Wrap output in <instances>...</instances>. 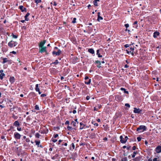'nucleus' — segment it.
Returning a JSON list of instances; mask_svg holds the SVG:
<instances>
[{"label":"nucleus","mask_w":161,"mask_h":161,"mask_svg":"<svg viewBox=\"0 0 161 161\" xmlns=\"http://www.w3.org/2000/svg\"><path fill=\"white\" fill-rule=\"evenodd\" d=\"M147 128L146 127L143 125H141L137 128L136 131H138L139 133L142 132H144V131L146 130Z\"/></svg>","instance_id":"obj_1"},{"label":"nucleus","mask_w":161,"mask_h":161,"mask_svg":"<svg viewBox=\"0 0 161 161\" xmlns=\"http://www.w3.org/2000/svg\"><path fill=\"white\" fill-rule=\"evenodd\" d=\"M124 136V139H125V140H123V137L122 136H120L119 137V138L120 139V142L122 143H125L128 139V137L127 136Z\"/></svg>","instance_id":"obj_2"},{"label":"nucleus","mask_w":161,"mask_h":161,"mask_svg":"<svg viewBox=\"0 0 161 161\" xmlns=\"http://www.w3.org/2000/svg\"><path fill=\"white\" fill-rule=\"evenodd\" d=\"M134 110L133 112L135 113L136 114H142V111L139 108H134Z\"/></svg>","instance_id":"obj_3"},{"label":"nucleus","mask_w":161,"mask_h":161,"mask_svg":"<svg viewBox=\"0 0 161 161\" xmlns=\"http://www.w3.org/2000/svg\"><path fill=\"white\" fill-rule=\"evenodd\" d=\"M62 53V51L59 49H58V52H56L55 51H53L52 52V54L53 55H55L56 56L59 55Z\"/></svg>","instance_id":"obj_4"},{"label":"nucleus","mask_w":161,"mask_h":161,"mask_svg":"<svg viewBox=\"0 0 161 161\" xmlns=\"http://www.w3.org/2000/svg\"><path fill=\"white\" fill-rule=\"evenodd\" d=\"M14 137L16 139H19L20 138L21 135L17 132H15L14 134Z\"/></svg>","instance_id":"obj_5"},{"label":"nucleus","mask_w":161,"mask_h":161,"mask_svg":"<svg viewBox=\"0 0 161 161\" xmlns=\"http://www.w3.org/2000/svg\"><path fill=\"white\" fill-rule=\"evenodd\" d=\"M80 130H82L83 129H85L86 128L89 127V126L86 125L84 124H83L82 122H80Z\"/></svg>","instance_id":"obj_6"},{"label":"nucleus","mask_w":161,"mask_h":161,"mask_svg":"<svg viewBox=\"0 0 161 161\" xmlns=\"http://www.w3.org/2000/svg\"><path fill=\"white\" fill-rule=\"evenodd\" d=\"M46 48L47 47H41L39 49V52L41 53L46 52L47 53Z\"/></svg>","instance_id":"obj_7"},{"label":"nucleus","mask_w":161,"mask_h":161,"mask_svg":"<svg viewBox=\"0 0 161 161\" xmlns=\"http://www.w3.org/2000/svg\"><path fill=\"white\" fill-rule=\"evenodd\" d=\"M134 47H131L130 48H128L126 50L127 52V53L128 54H129L130 52H131V51H134Z\"/></svg>","instance_id":"obj_8"},{"label":"nucleus","mask_w":161,"mask_h":161,"mask_svg":"<svg viewBox=\"0 0 161 161\" xmlns=\"http://www.w3.org/2000/svg\"><path fill=\"white\" fill-rule=\"evenodd\" d=\"M40 131V132L41 134H47L48 133V129H43V130H40V131Z\"/></svg>","instance_id":"obj_9"},{"label":"nucleus","mask_w":161,"mask_h":161,"mask_svg":"<svg viewBox=\"0 0 161 161\" xmlns=\"http://www.w3.org/2000/svg\"><path fill=\"white\" fill-rule=\"evenodd\" d=\"M19 9L21 10V12H26V8L24 7L22 5H20L19 6Z\"/></svg>","instance_id":"obj_10"},{"label":"nucleus","mask_w":161,"mask_h":161,"mask_svg":"<svg viewBox=\"0 0 161 161\" xmlns=\"http://www.w3.org/2000/svg\"><path fill=\"white\" fill-rule=\"evenodd\" d=\"M155 151L158 153L161 152V146H157L155 148Z\"/></svg>","instance_id":"obj_11"},{"label":"nucleus","mask_w":161,"mask_h":161,"mask_svg":"<svg viewBox=\"0 0 161 161\" xmlns=\"http://www.w3.org/2000/svg\"><path fill=\"white\" fill-rule=\"evenodd\" d=\"M115 99L117 101H121L122 100V97L121 96L118 95H116L115 96Z\"/></svg>","instance_id":"obj_12"},{"label":"nucleus","mask_w":161,"mask_h":161,"mask_svg":"<svg viewBox=\"0 0 161 161\" xmlns=\"http://www.w3.org/2000/svg\"><path fill=\"white\" fill-rule=\"evenodd\" d=\"M46 41L45 40H44L43 41H42L39 44V48H41V47H43V46L46 43Z\"/></svg>","instance_id":"obj_13"},{"label":"nucleus","mask_w":161,"mask_h":161,"mask_svg":"<svg viewBox=\"0 0 161 161\" xmlns=\"http://www.w3.org/2000/svg\"><path fill=\"white\" fill-rule=\"evenodd\" d=\"M35 142L36 145L37 146V147H40L41 148H43V147L41 145H40V141L39 140L38 141H35Z\"/></svg>","instance_id":"obj_14"},{"label":"nucleus","mask_w":161,"mask_h":161,"mask_svg":"<svg viewBox=\"0 0 161 161\" xmlns=\"http://www.w3.org/2000/svg\"><path fill=\"white\" fill-rule=\"evenodd\" d=\"M100 12H98L97 13V20L98 21H100V20L103 19V18L100 16Z\"/></svg>","instance_id":"obj_15"},{"label":"nucleus","mask_w":161,"mask_h":161,"mask_svg":"<svg viewBox=\"0 0 161 161\" xmlns=\"http://www.w3.org/2000/svg\"><path fill=\"white\" fill-rule=\"evenodd\" d=\"M3 70H0V73H1V74L0 75V79L1 80L3 79V76L5 75L3 73Z\"/></svg>","instance_id":"obj_16"},{"label":"nucleus","mask_w":161,"mask_h":161,"mask_svg":"<svg viewBox=\"0 0 161 161\" xmlns=\"http://www.w3.org/2000/svg\"><path fill=\"white\" fill-rule=\"evenodd\" d=\"M13 125L15 127H18L19 126V124L18 120L15 121L13 123Z\"/></svg>","instance_id":"obj_17"},{"label":"nucleus","mask_w":161,"mask_h":161,"mask_svg":"<svg viewBox=\"0 0 161 161\" xmlns=\"http://www.w3.org/2000/svg\"><path fill=\"white\" fill-rule=\"evenodd\" d=\"M159 35H160V33L159 32H158L157 31H155L153 33V37L154 38H156L157 37V36H159Z\"/></svg>","instance_id":"obj_18"},{"label":"nucleus","mask_w":161,"mask_h":161,"mask_svg":"<svg viewBox=\"0 0 161 161\" xmlns=\"http://www.w3.org/2000/svg\"><path fill=\"white\" fill-rule=\"evenodd\" d=\"M88 52L91 54H94L95 52L92 48H89L88 49Z\"/></svg>","instance_id":"obj_19"},{"label":"nucleus","mask_w":161,"mask_h":161,"mask_svg":"<svg viewBox=\"0 0 161 161\" xmlns=\"http://www.w3.org/2000/svg\"><path fill=\"white\" fill-rule=\"evenodd\" d=\"M30 15L29 13H27L25 15V18L26 21H28L29 20V19L28 18V17Z\"/></svg>","instance_id":"obj_20"},{"label":"nucleus","mask_w":161,"mask_h":161,"mask_svg":"<svg viewBox=\"0 0 161 161\" xmlns=\"http://www.w3.org/2000/svg\"><path fill=\"white\" fill-rule=\"evenodd\" d=\"M16 45V42L11 41V47H15Z\"/></svg>","instance_id":"obj_21"},{"label":"nucleus","mask_w":161,"mask_h":161,"mask_svg":"<svg viewBox=\"0 0 161 161\" xmlns=\"http://www.w3.org/2000/svg\"><path fill=\"white\" fill-rule=\"evenodd\" d=\"M95 63H96L97 64H98V65H97V67L100 68L101 67V62L100 61H99V60H96L95 61Z\"/></svg>","instance_id":"obj_22"},{"label":"nucleus","mask_w":161,"mask_h":161,"mask_svg":"<svg viewBox=\"0 0 161 161\" xmlns=\"http://www.w3.org/2000/svg\"><path fill=\"white\" fill-rule=\"evenodd\" d=\"M99 50L98 49L97 51V55H98V57L99 58H102V55H101L99 53Z\"/></svg>","instance_id":"obj_23"},{"label":"nucleus","mask_w":161,"mask_h":161,"mask_svg":"<svg viewBox=\"0 0 161 161\" xmlns=\"http://www.w3.org/2000/svg\"><path fill=\"white\" fill-rule=\"evenodd\" d=\"M91 82V79H90L88 80H85V83L87 85L89 84Z\"/></svg>","instance_id":"obj_24"},{"label":"nucleus","mask_w":161,"mask_h":161,"mask_svg":"<svg viewBox=\"0 0 161 161\" xmlns=\"http://www.w3.org/2000/svg\"><path fill=\"white\" fill-rule=\"evenodd\" d=\"M120 90L122 91H123L125 93H126L127 94H128L129 93V92L128 91H126L125 89V88L121 87L120 88Z\"/></svg>","instance_id":"obj_25"},{"label":"nucleus","mask_w":161,"mask_h":161,"mask_svg":"<svg viewBox=\"0 0 161 161\" xmlns=\"http://www.w3.org/2000/svg\"><path fill=\"white\" fill-rule=\"evenodd\" d=\"M12 118L14 119L15 120L18 119V116L17 115H16L13 114H12Z\"/></svg>","instance_id":"obj_26"},{"label":"nucleus","mask_w":161,"mask_h":161,"mask_svg":"<svg viewBox=\"0 0 161 161\" xmlns=\"http://www.w3.org/2000/svg\"><path fill=\"white\" fill-rule=\"evenodd\" d=\"M77 124V123L76 122H75L74 121H72L71 122V125H72L74 127H76Z\"/></svg>","instance_id":"obj_27"},{"label":"nucleus","mask_w":161,"mask_h":161,"mask_svg":"<svg viewBox=\"0 0 161 161\" xmlns=\"http://www.w3.org/2000/svg\"><path fill=\"white\" fill-rule=\"evenodd\" d=\"M99 0H94L93 1L94 5L96 6H97L98 5H97V2H99Z\"/></svg>","instance_id":"obj_28"},{"label":"nucleus","mask_w":161,"mask_h":161,"mask_svg":"<svg viewBox=\"0 0 161 161\" xmlns=\"http://www.w3.org/2000/svg\"><path fill=\"white\" fill-rule=\"evenodd\" d=\"M35 90L36 92L39 91V90H40L39 88H38V84H36V85Z\"/></svg>","instance_id":"obj_29"},{"label":"nucleus","mask_w":161,"mask_h":161,"mask_svg":"<svg viewBox=\"0 0 161 161\" xmlns=\"http://www.w3.org/2000/svg\"><path fill=\"white\" fill-rule=\"evenodd\" d=\"M15 79L14 77H11V84L13 83Z\"/></svg>","instance_id":"obj_30"},{"label":"nucleus","mask_w":161,"mask_h":161,"mask_svg":"<svg viewBox=\"0 0 161 161\" xmlns=\"http://www.w3.org/2000/svg\"><path fill=\"white\" fill-rule=\"evenodd\" d=\"M137 152H136V151L134 152L133 154L131 155L132 157V158H134L135 157L136 155L137 154Z\"/></svg>","instance_id":"obj_31"},{"label":"nucleus","mask_w":161,"mask_h":161,"mask_svg":"<svg viewBox=\"0 0 161 161\" xmlns=\"http://www.w3.org/2000/svg\"><path fill=\"white\" fill-rule=\"evenodd\" d=\"M35 136L37 138H39L40 135V134L39 133H36Z\"/></svg>","instance_id":"obj_32"},{"label":"nucleus","mask_w":161,"mask_h":161,"mask_svg":"<svg viewBox=\"0 0 161 161\" xmlns=\"http://www.w3.org/2000/svg\"><path fill=\"white\" fill-rule=\"evenodd\" d=\"M34 1L37 4L38 3H40L41 2V0H34Z\"/></svg>","instance_id":"obj_33"},{"label":"nucleus","mask_w":161,"mask_h":161,"mask_svg":"<svg viewBox=\"0 0 161 161\" xmlns=\"http://www.w3.org/2000/svg\"><path fill=\"white\" fill-rule=\"evenodd\" d=\"M121 161H127V158L125 157L121 159Z\"/></svg>","instance_id":"obj_34"},{"label":"nucleus","mask_w":161,"mask_h":161,"mask_svg":"<svg viewBox=\"0 0 161 161\" xmlns=\"http://www.w3.org/2000/svg\"><path fill=\"white\" fill-rule=\"evenodd\" d=\"M35 109L36 110H39L40 109L38 105H36L35 106Z\"/></svg>","instance_id":"obj_35"},{"label":"nucleus","mask_w":161,"mask_h":161,"mask_svg":"<svg viewBox=\"0 0 161 161\" xmlns=\"http://www.w3.org/2000/svg\"><path fill=\"white\" fill-rule=\"evenodd\" d=\"M12 35L13 37V38L16 39L17 38V37H18L17 35H14L13 33H12Z\"/></svg>","instance_id":"obj_36"},{"label":"nucleus","mask_w":161,"mask_h":161,"mask_svg":"<svg viewBox=\"0 0 161 161\" xmlns=\"http://www.w3.org/2000/svg\"><path fill=\"white\" fill-rule=\"evenodd\" d=\"M3 64L7 62L8 61V59L7 58H3Z\"/></svg>","instance_id":"obj_37"},{"label":"nucleus","mask_w":161,"mask_h":161,"mask_svg":"<svg viewBox=\"0 0 161 161\" xmlns=\"http://www.w3.org/2000/svg\"><path fill=\"white\" fill-rule=\"evenodd\" d=\"M76 18H74L73 19L72 22V23L73 24L75 23L76 22Z\"/></svg>","instance_id":"obj_38"},{"label":"nucleus","mask_w":161,"mask_h":161,"mask_svg":"<svg viewBox=\"0 0 161 161\" xmlns=\"http://www.w3.org/2000/svg\"><path fill=\"white\" fill-rule=\"evenodd\" d=\"M53 64H54L55 65L58 64V62L57 60H56L54 62L52 63Z\"/></svg>","instance_id":"obj_39"},{"label":"nucleus","mask_w":161,"mask_h":161,"mask_svg":"<svg viewBox=\"0 0 161 161\" xmlns=\"http://www.w3.org/2000/svg\"><path fill=\"white\" fill-rule=\"evenodd\" d=\"M92 124L96 126H98V124L97 123H94L93 122H92Z\"/></svg>","instance_id":"obj_40"},{"label":"nucleus","mask_w":161,"mask_h":161,"mask_svg":"<svg viewBox=\"0 0 161 161\" xmlns=\"http://www.w3.org/2000/svg\"><path fill=\"white\" fill-rule=\"evenodd\" d=\"M67 129H68V130H71V129H72V128L71 126H68L67 127Z\"/></svg>","instance_id":"obj_41"},{"label":"nucleus","mask_w":161,"mask_h":161,"mask_svg":"<svg viewBox=\"0 0 161 161\" xmlns=\"http://www.w3.org/2000/svg\"><path fill=\"white\" fill-rule=\"evenodd\" d=\"M125 106L126 107H127L129 108H130V104L129 103H125Z\"/></svg>","instance_id":"obj_42"},{"label":"nucleus","mask_w":161,"mask_h":161,"mask_svg":"<svg viewBox=\"0 0 161 161\" xmlns=\"http://www.w3.org/2000/svg\"><path fill=\"white\" fill-rule=\"evenodd\" d=\"M137 139L138 142H140L141 140V138L140 137H138L137 138Z\"/></svg>","instance_id":"obj_43"},{"label":"nucleus","mask_w":161,"mask_h":161,"mask_svg":"<svg viewBox=\"0 0 161 161\" xmlns=\"http://www.w3.org/2000/svg\"><path fill=\"white\" fill-rule=\"evenodd\" d=\"M71 147H72L73 149H75V144L73 143H72L71 144Z\"/></svg>","instance_id":"obj_44"},{"label":"nucleus","mask_w":161,"mask_h":161,"mask_svg":"<svg viewBox=\"0 0 161 161\" xmlns=\"http://www.w3.org/2000/svg\"><path fill=\"white\" fill-rule=\"evenodd\" d=\"M129 46H130V45L129 44H126L125 45H124V47L125 48H127L128 47H129Z\"/></svg>","instance_id":"obj_45"},{"label":"nucleus","mask_w":161,"mask_h":161,"mask_svg":"<svg viewBox=\"0 0 161 161\" xmlns=\"http://www.w3.org/2000/svg\"><path fill=\"white\" fill-rule=\"evenodd\" d=\"M25 141L26 142H30V140L29 138H27L25 139Z\"/></svg>","instance_id":"obj_46"},{"label":"nucleus","mask_w":161,"mask_h":161,"mask_svg":"<svg viewBox=\"0 0 161 161\" xmlns=\"http://www.w3.org/2000/svg\"><path fill=\"white\" fill-rule=\"evenodd\" d=\"M46 96V95L45 94H42L41 95V97H45Z\"/></svg>","instance_id":"obj_47"},{"label":"nucleus","mask_w":161,"mask_h":161,"mask_svg":"<svg viewBox=\"0 0 161 161\" xmlns=\"http://www.w3.org/2000/svg\"><path fill=\"white\" fill-rule=\"evenodd\" d=\"M52 141L53 142H57V139H53V138H52Z\"/></svg>","instance_id":"obj_48"},{"label":"nucleus","mask_w":161,"mask_h":161,"mask_svg":"<svg viewBox=\"0 0 161 161\" xmlns=\"http://www.w3.org/2000/svg\"><path fill=\"white\" fill-rule=\"evenodd\" d=\"M65 125H69V121H68V120L66 121L65 122Z\"/></svg>","instance_id":"obj_49"},{"label":"nucleus","mask_w":161,"mask_h":161,"mask_svg":"<svg viewBox=\"0 0 161 161\" xmlns=\"http://www.w3.org/2000/svg\"><path fill=\"white\" fill-rule=\"evenodd\" d=\"M125 26L126 28H127L129 27V25L128 24H126L125 25Z\"/></svg>","instance_id":"obj_50"},{"label":"nucleus","mask_w":161,"mask_h":161,"mask_svg":"<svg viewBox=\"0 0 161 161\" xmlns=\"http://www.w3.org/2000/svg\"><path fill=\"white\" fill-rule=\"evenodd\" d=\"M58 136V134H56L54 135L53 136L54 138H56Z\"/></svg>","instance_id":"obj_51"},{"label":"nucleus","mask_w":161,"mask_h":161,"mask_svg":"<svg viewBox=\"0 0 161 161\" xmlns=\"http://www.w3.org/2000/svg\"><path fill=\"white\" fill-rule=\"evenodd\" d=\"M158 158H154L153 159V161H158Z\"/></svg>","instance_id":"obj_52"},{"label":"nucleus","mask_w":161,"mask_h":161,"mask_svg":"<svg viewBox=\"0 0 161 161\" xmlns=\"http://www.w3.org/2000/svg\"><path fill=\"white\" fill-rule=\"evenodd\" d=\"M17 130H18L19 131H20L21 130V128H19L18 127H17Z\"/></svg>","instance_id":"obj_53"},{"label":"nucleus","mask_w":161,"mask_h":161,"mask_svg":"<svg viewBox=\"0 0 161 161\" xmlns=\"http://www.w3.org/2000/svg\"><path fill=\"white\" fill-rule=\"evenodd\" d=\"M131 54L134 57L135 56L134 53V51H131V52H130Z\"/></svg>","instance_id":"obj_54"},{"label":"nucleus","mask_w":161,"mask_h":161,"mask_svg":"<svg viewBox=\"0 0 161 161\" xmlns=\"http://www.w3.org/2000/svg\"><path fill=\"white\" fill-rule=\"evenodd\" d=\"M89 77L87 76H86L85 77V79L86 80H88L89 79Z\"/></svg>","instance_id":"obj_55"},{"label":"nucleus","mask_w":161,"mask_h":161,"mask_svg":"<svg viewBox=\"0 0 161 161\" xmlns=\"http://www.w3.org/2000/svg\"><path fill=\"white\" fill-rule=\"evenodd\" d=\"M90 98V97L88 96H87L86 97V99L87 100H89Z\"/></svg>","instance_id":"obj_56"},{"label":"nucleus","mask_w":161,"mask_h":161,"mask_svg":"<svg viewBox=\"0 0 161 161\" xmlns=\"http://www.w3.org/2000/svg\"><path fill=\"white\" fill-rule=\"evenodd\" d=\"M136 148V147L135 146H134L132 147V150H135Z\"/></svg>","instance_id":"obj_57"},{"label":"nucleus","mask_w":161,"mask_h":161,"mask_svg":"<svg viewBox=\"0 0 161 161\" xmlns=\"http://www.w3.org/2000/svg\"><path fill=\"white\" fill-rule=\"evenodd\" d=\"M64 145L66 146H67V143H63L62 144V145Z\"/></svg>","instance_id":"obj_58"},{"label":"nucleus","mask_w":161,"mask_h":161,"mask_svg":"<svg viewBox=\"0 0 161 161\" xmlns=\"http://www.w3.org/2000/svg\"><path fill=\"white\" fill-rule=\"evenodd\" d=\"M74 114H75L76 113V110H73V111L72 112Z\"/></svg>","instance_id":"obj_59"},{"label":"nucleus","mask_w":161,"mask_h":161,"mask_svg":"<svg viewBox=\"0 0 161 161\" xmlns=\"http://www.w3.org/2000/svg\"><path fill=\"white\" fill-rule=\"evenodd\" d=\"M137 21H135L133 25H137Z\"/></svg>","instance_id":"obj_60"},{"label":"nucleus","mask_w":161,"mask_h":161,"mask_svg":"<svg viewBox=\"0 0 161 161\" xmlns=\"http://www.w3.org/2000/svg\"><path fill=\"white\" fill-rule=\"evenodd\" d=\"M62 140H59L58 141V144H60V143L62 142Z\"/></svg>","instance_id":"obj_61"},{"label":"nucleus","mask_w":161,"mask_h":161,"mask_svg":"<svg viewBox=\"0 0 161 161\" xmlns=\"http://www.w3.org/2000/svg\"><path fill=\"white\" fill-rule=\"evenodd\" d=\"M11 53L14 54H15L16 53V52L14 51H13L12 52H11Z\"/></svg>","instance_id":"obj_62"},{"label":"nucleus","mask_w":161,"mask_h":161,"mask_svg":"<svg viewBox=\"0 0 161 161\" xmlns=\"http://www.w3.org/2000/svg\"><path fill=\"white\" fill-rule=\"evenodd\" d=\"M128 67H129V66L127 64H126L125 66V68H128Z\"/></svg>","instance_id":"obj_63"},{"label":"nucleus","mask_w":161,"mask_h":161,"mask_svg":"<svg viewBox=\"0 0 161 161\" xmlns=\"http://www.w3.org/2000/svg\"><path fill=\"white\" fill-rule=\"evenodd\" d=\"M97 121L98 122H99L101 121V120L100 119H97Z\"/></svg>","instance_id":"obj_64"}]
</instances>
